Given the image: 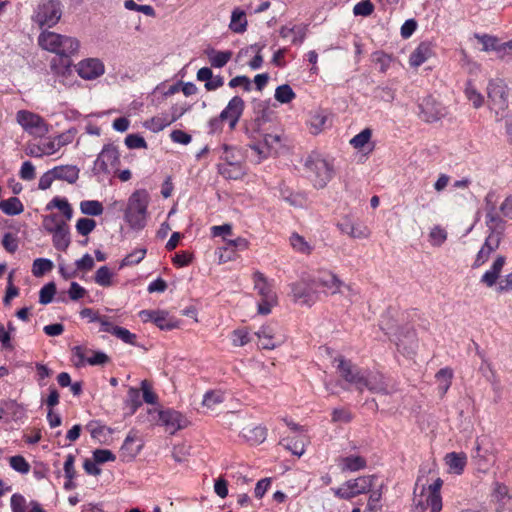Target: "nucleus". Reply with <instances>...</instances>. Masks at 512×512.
<instances>
[{"label": "nucleus", "mask_w": 512, "mask_h": 512, "mask_svg": "<svg viewBox=\"0 0 512 512\" xmlns=\"http://www.w3.org/2000/svg\"><path fill=\"white\" fill-rule=\"evenodd\" d=\"M245 134L249 139V147L263 159L277 154L282 146L281 133L264 114L246 121Z\"/></svg>", "instance_id": "obj_1"}, {"label": "nucleus", "mask_w": 512, "mask_h": 512, "mask_svg": "<svg viewBox=\"0 0 512 512\" xmlns=\"http://www.w3.org/2000/svg\"><path fill=\"white\" fill-rule=\"evenodd\" d=\"M149 193L145 189L136 190L128 199L124 217L133 230H142L147 223Z\"/></svg>", "instance_id": "obj_2"}, {"label": "nucleus", "mask_w": 512, "mask_h": 512, "mask_svg": "<svg viewBox=\"0 0 512 512\" xmlns=\"http://www.w3.org/2000/svg\"><path fill=\"white\" fill-rule=\"evenodd\" d=\"M38 44L42 49L62 57L74 55L80 47L78 39L47 30L38 36Z\"/></svg>", "instance_id": "obj_3"}, {"label": "nucleus", "mask_w": 512, "mask_h": 512, "mask_svg": "<svg viewBox=\"0 0 512 512\" xmlns=\"http://www.w3.org/2000/svg\"><path fill=\"white\" fill-rule=\"evenodd\" d=\"M304 168L316 189H323L333 178V165L318 153H312L306 158Z\"/></svg>", "instance_id": "obj_4"}, {"label": "nucleus", "mask_w": 512, "mask_h": 512, "mask_svg": "<svg viewBox=\"0 0 512 512\" xmlns=\"http://www.w3.org/2000/svg\"><path fill=\"white\" fill-rule=\"evenodd\" d=\"M506 264V257L503 255H498L492 265L490 266V269H488L480 279V282L484 284L486 287H493L494 285L498 284L497 286V292L499 293H507L512 292V272L505 275L503 278H500V274L503 270V267Z\"/></svg>", "instance_id": "obj_5"}, {"label": "nucleus", "mask_w": 512, "mask_h": 512, "mask_svg": "<svg viewBox=\"0 0 512 512\" xmlns=\"http://www.w3.org/2000/svg\"><path fill=\"white\" fill-rule=\"evenodd\" d=\"M52 208L59 209L64 219H61L58 214H49L43 217L42 226L50 234L67 225V221H70L73 217V209L65 198L54 197L46 205V210H51Z\"/></svg>", "instance_id": "obj_6"}, {"label": "nucleus", "mask_w": 512, "mask_h": 512, "mask_svg": "<svg viewBox=\"0 0 512 512\" xmlns=\"http://www.w3.org/2000/svg\"><path fill=\"white\" fill-rule=\"evenodd\" d=\"M487 95L490 109L495 112L496 120L505 118V112L508 109V88L505 81L499 78L490 80Z\"/></svg>", "instance_id": "obj_7"}, {"label": "nucleus", "mask_w": 512, "mask_h": 512, "mask_svg": "<svg viewBox=\"0 0 512 512\" xmlns=\"http://www.w3.org/2000/svg\"><path fill=\"white\" fill-rule=\"evenodd\" d=\"M253 283L255 290L261 297L258 303V313L266 316L271 312L272 307L277 304V295L263 273L256 271L253 274Z\"/></svg>", "instance_id": "obj_8"}, {"label": "nucleus", "mask_w": 512, "mask_h": 512, "mask_svg": "<svg viewBox=\"0 0 512 512\" xmlns=\"http://www.w3.org/2000/svg\"><path fill=\"white\" fill-rule=\"evenodd\" d=\"M375 480L376 476L374 475H365L348 480L334 490V494L340 499L350 500L360 494L370 492L374 487Z\"/></svg>", "instance_id": "obj_9"}, {"label": "nucleus", "mask_w": 512, "mask_h": 512, "mask_svg": "<svg viewBox=\"0 0 512 512\" xmlns=\"http://www.w3.org/2000/svg\"><path fill=\"white\" fill-rule=\"evenodd\" d=\"M62 16L61 3L58 0H45L41 2L35 13V21L40 27L55 26Z\"/></svg>", "instance_id": "obj_10"}, {"label": "nucleus", "mask_w": 512, "mask_h": 512, "mask_svg": "<svg viewBox=\"0 0 512 512\" xmlns=\"http://www.w3.org/2000/svg\"><path fill=\"white\" fill-rule=\"evenodd\" d=\"M490 497L497 512H511L512 491L508 485L494 481L491 485Z\"/></svg>", "instance_id": "obj_11"}, {"label": "nucleus", "mask_w": 512, "mask_h": 512, "mask_svg": "<svg viewBox=\"0 0 512 512\" xmlns=\"http://www.w3.org/2000/svg\"><path fill=\"white\" fill-rule=\"evenodd\" d=\"M73 357L77 360L75 361V365L77 367L85 366L89 364L91 366L96 365H104L108 363L109 357L101 351H92L83 346H75L72 348Z\"/></svg>", "instance_id": "obj_12"}, {"label": "nucleus", "mask_w": 512, "mask_h": 512, "mask_svg": "<svg viewBox=\"0 0 512 512\" xmlns=\"http://www.w3.org/2000/svg\"><path fill=\"white\" fill-rule=\"evenodd\" d=\"M293 298L296 302L311 306L319 299L316 285L311 281H299L291 287Z\"/></svg>", "instance_id": "obj_13"}, {"label": "nucleus", "mask_w": 512, "mask_h": 512, "mask_svg": "<svg viewBox=\"0 0 512 512\" xmlns=\"http://www.w3.org/2000/svg\"><path fill=\"white\" fill-rule=\"evenodd\" d=\"M338 362L337 370L340 377L347 383L354 385L357 390L362 392V386L364 375L360 369L353 365L351 361L338 357L335 359Z\"/></svg>", "instance_id": "obj_14"}, {"label": "nucleus", "mask_w": 512, "mask_h": 512, "mask_svg": "<svg viewBox=\"0 0 512 512\" xmlns=\"http://www.w3.org/2000/svg\"><path fill=\"white\" fill-rule=\"evenodd\" d=\"M419 110V118L427 123L436 122L445 115V109L442 104L437 102L432 96H427L421 100Z\"/></svg>", "instance_id": "obj_15"}, {"label": "nucleus", "mask_w": 512, "mask_h": 512, "mask_svg": "<svg viewBox=\"0 0 512 512\" xmlns=\"http://www.w3.org/2000/svg\"><path fill=\"white\" fill-rule=\"evenodd\" d=\"M119 164V151L116 146L111 144L103 147L95 161L96 168L104 173H109L111 169L118 167Z\"/></svg>", "instance_id": "obj_16"}, {"label": "nucleus", "mask_w": 512, "mask_h": 512, "mask_svg": "<svg viewBox=\"0 0 512 512\" xmlns=\"http://www.w3.org/2000/svg\"><path fill=\"white\" fill-rule=\"evenodd\" d=\"M245 108L244 100L240 96L232 97L227 106L221 111V119L227 121L229 129L235 130Z\"/></svg>", "instance_id": "obj_17"}, {"label": "nucleus", "mask_w": 512, "mask_h": 512, "mask_svg": "<svg viewBox=\"0 0 512 512\" xmlns=\"http://www.w3.org/2000/svg\"><path fill=\"white\" fill-rule=\"evenodd\" d=\"M159 420L161 425L165 426L171 434L186 428L190 424L189 420L182 413L171 409L160 411Z\"/></svg>", "instance_id": "obj_18"}, {"label": "nucleus", "mask_w": 512, "mask_h": 512, "mask_svg": "<svg viewBox=\"0 0 512 512\" xmlns=\"http://www.w3.org/2000/svg\"><path fill=\"white\" fill-rule=\"evenodd\" d=\"M76 70L82 79L93 80L104 74L105 67L100 59L87 58L77 64Z\"/></svg>", "instance_id": "obj_19"}, {"label": "nucleus", "mask_w": 512, "mask_h": 512, "mask_svg": "<svg viewBox=\"0 0 512 512\" xmlns=\"http://www.w3.org/2000/svg\"><path fill=\"white\" fill-rule=\"evenodd\" d=\"M16 119L22 128L30 133L44 132L46 130L43 118L33 112L20 110L16 114Z\"/></svg>", "instance_id": "obj_20"}, {"label": "nucleus", "mask_w": 512, "mask_h": 512, "mask_svg": "<svg viewBox=\"0 0 512 512\" xmlns=\"http://www.w3.org/2000/svg\"><path fill=\"white\" fill-rule=\"evenodd\" d=\"M337 228L341 233L354 239H367L371 231L363 223L353 222L349 217H344L337 223Z\"/></svg>", "instance_id": "obj_21"}, {"label": "nucleus", "mask_w": 512, "mask_h": 512, "mask_svg": "<svg viewBox=\"0 0 512 512\" xmlns=\"http://www.w3.org/2000/svg\"><path fill=\"white\" fill-rule=\"evenodd\" d=\"M361 386L362 391L366 388L372 393L385 395L395 391V388L386 382V378L381 373H371L367 377L364 376Z\"/></svg>", "instance_id": "obj_22"}, {"label": "nucleus", "mask_w": 512, "mask_h": 512, "mask_svg": "<svg viewBox=\"0 0 512 512\" xmlns=\"http://www.w3.org/2000/svg\"><path fill=\"white\" fill-rule=\"evenodd\" d=\"M313 284L316 287H323L326 293L335 294L340 292L344 283L331 271L321 270L318 275L313 278Z\"/></svg>", "instance_id": "obj_23"}, {"label": "nucleus", "mask_w": 512, "mask_h": 512, "mask_svg": "<svg viewBox=\"0 0 512 512\" xmlns=\"http://www.w3.org/2000/svg\"><path fill=\"white\" fill-rule=\"evenodd\" d=\"M500 243L501 241H499L498 236L494 234H488L485 242L476 254L475 260L471 267L473 269H477L483 266L489 260L491 254L499 248Z\"/></svg>", "instance_id": "obj_24"}, {"label": "nucleus", "mask_w": 512, "mask_h": 512, "mask_svg": "<svg viewBox=\"0 0 512 512\" xmlns=\"http://www.w3.org/2000/svg\"><path fill=\"white\" fill-rule=\"evenodd\" d=\"M487 208L485 214V224L488 227L489 234H494L499 237V241L502 239L503 232L505 230V221L499 216L494 205H489L488 198Z\"/></svg>", "instance_id": "obj_25"}, {"label": "nucleus", "mask_w": 512, "mask_h": 512, "mask_svg": "<svg viewBox=\"0 0 512 512\" xmlns=\"http://www.w3.org/2000/svg\"><path fill=\"white\" fill-rule=\"evenodd\" d=\"M25 416V408L15 400H6L0 404V420L18 421Z\"/></svg>", "instance_id": "obj_26"}, {"label": "nucleus", "mask_w": 512, "mask_h": 512, "mask_svg": "<svg viewBox=\"0 0 512 512\" xmlns=\"http://www.w3.org/2000/svg\"><path fill=\"white\" fill-rule=\"evenodd\" d=\"M99 332H108L124 343L136 345L137 336L128 329L114 325V322H100Z\"/></svg>", "instance_id": "obj_27"}, {"label": "nucleus", "mask_w": 512, "mask_h": 512, "mask_svg": "<svg viewBox=\"0 0 512 512\" xmlns=\"http://www.w3.org/2000/svg\"><path fill=\"white\" fill-rule=\"evenodd\" d=\"M434 55L433 46L429 42H421L411 53L409 64L412 67H419Z\"/></svg>", "instance_id": "obj_28"}, {"label": "nucleus", "mask_w": 512, "mask_h": 512, "mask_svg": "<svg viewBox=\"0 0 512 512\" xmlns=\"http://www.w3.org/2000/svg\"><path fill=\"white\" fill-rule=\"evenodd\" d=\"M256 335L259 339V345L263 349H274L284 341L283 335L274 333L269 327H263Z\"/></svg>", "instance_id": "obj_29"}, {"label": "nucleus", "mask_w": 512, "mask_h": 512, "mask_svg": "<svg viewBox=\"0 0 512 512\" xmlns=\"http://www.w3.org/2000/svg\"><path fill=\"white\" fill-rule=\"evenodd\" d=\"M444 460L450 473L455 475L463 474L467 464V455L464 452L447 453Z\"/></svg>", "instance_id": "obj_30"}, {"label": "nucleus", "mask_w": 512, "mask_h": 512, "mask_svg": "<svg viewBox=\"0 0 512 512\" xmlns=\"http://www.w3.org/2000/svg\"><path fill=\"white\" fill-rule=\"evenodd\" d=\"M307 25L300 24V25H293L292 27L288 26H281L279 29V35L282 38H288L291 33H294V37L292 39V44L294 45H301L307 35Z\"/></svg>", "instance_id": "obj_31"}, {"label": "nucleus", "mask_w": 512, "mask_h": 512, "mask_svg": "<svg viewBox=\"0 0 512 512\" xmlns=\"http://www.w3.org/2000/svg\"><path fill=\"white\" fill-rule=\"evenodd\" d=\"M442 497L441 495H435L427 493L425 500H419L415 503L416 512H440L442 510Z\"/></svg>", "instance_id": "obj_32"}, {"label": "nucleus", "mask_w": 512, "mask_h": 512, "mask_svg": "<svg viewBox=\"0 0 512 512\" xmlns=\"http://www.w3.org/2000/svg\"><path fill=\"white\" fill-rule=\"evenodd\" d=\"M52 169L55 175V180H63L73 184L79 178V169L74 165H61Z\"/></svg>", "instance_id": "obj_33"}, {"label": "nucleus", "mask_w": 512, "mask_h": 512, "mask_svg": "<svg viewBox=\"0 0 512 512\" xmlns=\"http://www.w3.org/2000/svg\"><path fill=\"white\" fill-rule=\"evenodd\" d=\"M280 444L292 454L302 456L305 452L306 438L304 435L288 436L283 438Z\"/></svg>", "instance_id": "obj_34"}, {"label": "nucleus", "mask_w": 512, "mask_h": 512, "mask_svg": "<svg viewBox=\"0 0 512 512\" xmlns=\"http://www.w3.org/2000/svg\"><path fill=\"white\" fill-rule=\"evenodd\" d=\"M366 459L359 455H350L338 460V465L342 471H359L366 467Z\"/></svg>", "instance_id": "obj_35"}, {"label": "nucleus", "mask_w": 512, "mask_h": 512, "mask_svg": "<svg viewBox=\"0 0 512 512\" xmlns=\"http://www.w3.org/2000/svg\"><path fill=\"white\" fill-rule=\"evenodd\" d=\"M397 345V348L403 354L407 356H411L415 353L416 348V338L414 332H407L403 338L398 335H395L393 339Z\"/></svg>", "instance_id": "obj_36"}, {"label": "nucleus", "mask_w": 512, "mask_h": 512, "mask_svg": "<svg viewBox=\"0 0 512 512\" xmlns=\"http://www.w3.org/2000/svg\"><path fill=\"white\" fill-rule=\"evenodd\" d=\"M218 172L226 179L237 180L244 176V168L241 162H231L230 164H219Z\"/></svg>", "instance_id": "obj_37"}, {"label": "nucleus", "mask_w": 512, "mask_h": 512, "mask_svg": "<svg viewBox=\"0 0 512 512\" xmlns=\"http://www.w3.org/2000/svg\"><path fill=\"white\" fill-rule=\"evenodd\" d=\"M51 234L55 249L65 252L71 243L68 224Z\"/></svg>", "instance_id": "obj_38"}, {"label": "nucleus", "mask_w": 512, "mask_h": 512, "mask_svg": "<svg viewBox=\"0 0 512 512\" xmlns=\"http://www.w3.org/2000/svg\"><path fill=\"white\" fill-rule=\"evenodd\" d=\"M0 210L9 216L19 215L24 211V205L17 197H10L0 201Z\"/></svg>", "instance_id": "obj_39"}, {"label": "nucleus", "mask_w": 512, "mask_h": 512, "mask_svg": "<svg viewBox=\"0 0 512 512\" xmlns=\"http://www.w3.org/2000/svg\"><path fill=\"white\" fill-rule=\"evenodd\" d=\"M229 28L235 33H243L246 31L247 19L246 13L243 10L235 8L232 11Z\"/></svg>", "instance_id": "obj_40"}, {"label": "nucleus", "mask_w": 512, "mask_h": 512, "mask_svg": "<svg viewBox=\"0 0 512 512\" xmlns=\"http://www.w3.org/2000/svg\"><path fill=\"white\" fill-rule=\"evenodd\" d=\"M209 63L214 68L224 67L232 58L231 51H216L214 49L207 52Z\"/></svg>", "instance_id": "obj_41"}, {"label": "nucleus", "mask_w": 512, "mask_h": 512, "mask_svg": "<svg viewBox=\"0 0 512 512\" xmlns=\"http://www.w3.org/2000/svg\"><path fill=\"white\" fill-rule=\"evenodd\" d=\"M80 210L85 215L99 216L103 213L104 207L100 201L83 200L80 202Z\"/></svg>", "instance_id": "obj_42"}, {"label": "nucleus", "mask_w": 512, "mask_h": 512, "mask_svg": "<svg viewBox=\"0 0 512 512\" xmlns=\"http://www.w3.org/2000/svg\"><path fill=\"white\" fill-rule=\"evenodd\" d=\"M290 244L292 248L299 253L309 255L311 254L313 248L312 246L298 233H292L290 236Z\"/></svg>", "instance_id": "obj_43"}, {"label": "nucleus", "mask_w": 512, "mask_h": 512, "mask_svg": "<svg viewBox=\"0 0 512 512\" xmlns=\"http://www.w3.org/2000/svg\"><path fill=\"white\" fill-rule=\"evenodd\" d=\"M435 377L439 383V390L441 391L442 394H445L448 391V389L452 383V378H453L452 369H450L448 367L442 368L436 373Z\"/></svg>", "instance_id": "obj_44"}, {"label": "nucleus", "mask_w": 512, "mask_h": 512, "mask_svg": "<svg viewBox=\"0 0 512 512\" xmlns=\"http://www.w3.org/2000/svg\"><path fill=\"white\" fill-rule=\"evenodd\" d=\"M476 39L483 45L484 51H495L499 55L501 49V43L495 36H491L488 34L483 35H475Z\"/></svg>", "instance_id": "obj_45"}, {"label": "nucleus", "mask_w": 512, "mask_h": 512, "mask_svg": "<svg viewBox=\"0 0 512 512\" xmlns=\"http://www.w3.org/2000/svg\"><path fill=\"white\" fill-rule=\"evenodd\" d=\"M54 267L53 262L46 258H37L33 262L32 273L35 277H41L50 272Z\"/></svg>", "instance_id": "obj_46"}, {"label": "nucleus", "mask_w": 512, "mask_h": 512, "mask_svg": "<svg viewBox=\"0 0 512 512\" xmlns=\"http://www.w3.org/2000/svg\"><path fill=\"white\" fill-rule=\"evenodd\" d=\"M224 401V396L221 391H208L205 393L202 405L210 410H214L216 406Z\"/></svg>", "instance_id": "obj_47"}, {"label": "nucleus", "mask_w": 512, "mask_h": 512, "mask_svg": "<svg viewBox=\"0 0 512 512\" xmlns=\"http://www.w3.org/2000/svg\"><path fill=\"white\" fill-rule=\"evenodd\" d=\"M275 99L283 104L290 103L296 98V94L288 84L280 85L275 90Z\"/></svg>", "instance_id": "obj_48"}, {"label": "nucleus", "mask_w": 512, "mask_h": 512, "mask_svg": "<svg viewBox=\"0 0 512 512\" xmlns=\"http://www.w3.org/2000/svg\"><path fill=\"white\" fill-rule=\"evenodd\" d=\"M113 273L107 266H101L95 273L94 281L102 287H110L112 282Z\"/></svg>", "instance_id": "obj_49"}, {"label": "nucleus", "mask_w": 512, "mask_h": 512, "mask_svg": "<svg viewBox=\"0 0 512 512\" xmlns=\"http://www.w3.org/2000/svg\"><path fill=\"white\" fill-rule=\"evenodd\" d=\"M170 124H172V120L166 115L154 116L146 122V126L153 132L162 131Z\"/></svg>", "instance_id": "obj_50"}, {"label": "nucleus", "mask_w": 512, "mask_h": 512, "mask_svg": "<svg viewBox=\"0 0 512 512\" xmlns=\"http://www.w3.org/2000/svg\"><path fill=\"white\" fill-rule=\"evenodd\" d=\"M9 465L14 471L20 474H28L31 468L28 461L21 455L11 456L9 458Z\"/></svg>", "instance_id": "obj_51"}, {"label": "nucleus", "mask_w": 512, "mask_h": 512, "mask_svg": "<svg viewBox=\"0 0 512 512\" xmlns=\"http://www.w3.org/2000/svg\"><path fill=\"white\" fill-rule=\"evenodd\" d=\"M371 137L372 130L370 128H365L350 140V144L353 146V148L361 150L366 144L369 143Z\"/></svg>", "instance_id": "obj_52"}, {"label": "nucleus", "mask_w": 512, "mask_h": 512, "mask_svg": "<svg viewBox=\"0 0 512 512\" xmlns=\"http://www.w3.org/2000/svg\"><path fill=\"white\" fill-rule=\"evenodd\" d=\"M146 252V249H135L123 258L120 263V268L140 263L145 258Z\"/></svg>", "instance_id": "obj_53"}, {"label": "nucleus", "mask_w": 512, "mask_h": 512, "mask_svg": "<svg viewBox=\"0 0 512 512\" xmlns=\"http://www.w3.org/2000/svg\"><path fill=\"white\" fill-rule=\"evenodd\" d=\"M42 152L44 155H52L59 151L63 147V143L61 140H54V138H44L40 141Z\"/></svg>", "instance_id": "obj_54"}, {"label": "nucleus", "mask_w": 512, "mask_h": 512, "mask_svg": "<svg viewBox=\"0 0 512 512\" xmlns=\"http://www.w3.org/2000/svg\"><path fill=\"white\" fill-rule=\"evenodd\" d=\"M15 331V328L8 323L7 325L0 323V343L5 349H13L14 346L11 343V333Z\"/></svg>", "instance_id": "obj_55"}, {"label": "nucleus", "mask_w": 512, "mask_h": 512, "mask_svg": "<svg viewBox=\"0 0 512 512\" xmlns=\"http://www.w3.org/2000/svg\"><path fill=\"white\" fill-rule=\"evenodd\" d=\"M232 344L237 347H241L249 343L250 334L247 328L243 327L240 329H236L232 332L231 335Z\"/></svg>", "instance_id": "obj_56"}, {"label": "nucleus", "mask_w": 512, "mask_h": 512, "mask_svg": "<svg viewBox=\"0 0 512 512\" xmlns=\"http://www.w3.org/2000/svg\"><path fill=\"white\" fill-rule=\"evenodd\" d=\"M96 227V221L91 218H80L76 223V230L82 236H87L90 234Z\"/></svg>", "instance_id": "obj_57"}, {"label": "nucleus", "mask_w": 512, "mask_h": 512, "mask_svg": "<svg viewBox=\"0 0 512 512\" xmlns=\"http://www.w3.org/2000/svg\"><path fill=\"white\" fill-rule=\"evenodd\" d=\"M56 293V285L54 282H49L44 285L39 292V302L41 304H48L53 300Z\"/></svg>", "instance_id": "obj_58"}, {"label": "nucleus", "mask_w": 512, "mask_h": 512, "mask_svg": "<svg viewBox=\"0 0 512 512\" xmlns=\"http://www.w3.org/2000/svg\"><path fill=\"white\" fill-rule=\"evenodd\" d=\"M465 95L467 99L472 102L475 108H480L483 105L484 97L476 90L473 85H467L465 89Z\"/></svg>", "instance_id": "obj_59"}, {"label": "nucleus", "mask_w": 512, "mask_h": 512, "mask_svg": "<svg viewBox=\"0 0 512 512\" xmlns=\"http://www.w3.org/2000/svg\"><path fill=\"white\" fill-rule=\"evenodd\" d=\"M222 154L221 159L224 161L222 164H230L231 162H240L239 161V152L235 147L224 144L222 146Z\"/></svg>", "instance_id": "obj_60"}, {"label": "nucleus", "mask_w": 512, "mask_h": 512, "mask_svg": "<svg viewBox=\"0 0 512 512\" xmlns=\"http://www.w3.org/2000/svg\"><path fill=\"white\" fill-rule=\"evenodd\" d=\"M12 512H27V501L22 494L15 493L10 498Z\"/></svg>", "instance_id": "obj_61"}, {"label": "nucleus", "mask_w": 512, "mask_h": 512, "mask_svg": "<svg viewBox=\"0 0 512 512\" xmlns=\"http://www.w3.org/2000/svg\"><path fill=\"white\" fill-rule=\"evenodd\" d=\"M372 60L375 64L379 65L380 72L384 73L389 68L392 59L388 54L377 51L373 53Z\"/></svg>", "instance_id": "obj_62"}, {"label": "nucleus", "mask_w": 512, "mask_h": 512, "mask_svg": "<svg viewBox=\"0 0 512 512\" xmlns=\"http://www.w3.org/2000/svg\"><path fill=\"white\" fill-rule=\"evenodd\" d=\"M374 11V5L371 0H362L357 3L353 8V13L356 16H369Z\"/></svg>", "instance_id": "obj_63"}, {"label": "nucleus", "mask_w": 512, "mask_h": 512, "mask_svg": "<svg viewBox=\"0 0 512 512\" xmlns=\"http://www.w3.org/2000/svg\"><path fill=\"white\" fill-rule=\"evenodd\" d=\"M127 405L131 408V413H135L136 410L142 405L140 391L137 388H130L128 390Z\"/></svg>", "instance_id": "obj_64"}]
</instances>
